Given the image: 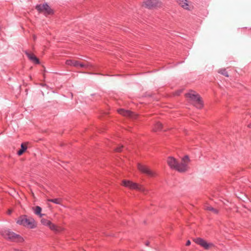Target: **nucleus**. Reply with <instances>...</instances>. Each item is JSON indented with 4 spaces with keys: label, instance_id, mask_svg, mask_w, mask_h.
<instances>
[{
    "label": "nucleus",
    "instance_id": "obj_14",
    "mask_svg": "<svg viewBox=\"0 0 251 251\" xmlns=\"http://www.w3.org/2000/svg\"><path fill=\"white\" fill-rule=\"evenodd\" d=\"M50 228L55 232H59L62 230V228L61 227H58L55 225L52 224L51 222L50 223V225L49 226Z\"/></svg>",
    "mask_w": 251,
    "mask_h": 251
},
{
    "label": "nucleus",
    "instance_id": "obj_6",
    "mask_svg": "<svg viewBox=\"0 0 251 251\" xmlns=\"http://www.w3.org/2000/svg\"><path fill=\"white\" fill-rule=\"evenodd\" d=\"M35 8L39 13H43L46 16L53 14V10L47 3L38 4Z\"/></svg>",
    "mask_w": 251,
    "mask_h": 251
},
{
    "label": "nucleus",
    "instance_id": "obj_28",
    "mask_svg": "<svg viewBox=\"0 0 251 251\" xmlns=\"http://www.w3.org/2000/svg\"><path fill=\"white\" fill-rule=\"evenodd\" d=\"M33 38L34 40L36 39V37H35V36L34 35L33 36Z\"/></svg>",
    "mask_w": 251,
    "mask_h": 251
},
{
    "label": "nucleus",
    "instance_id": "obj_11",
    "mask_svg": "<svg viewBox=\"0 0 251 251\" xmlns=\"http://www.w3.org/2000/svg\"><path fill=\"white\" fill-rule=\"evenodd\" d=\"M25 53L33 62L37 64H39V59L33 53L28 52L27 51H25Z\"/></svg>",
    "mask_w": 251,
    "mask_h": 251
},
{
    "label": "nucleus",
    "instance_id": "obj_26",
    "mask_svg": "<svg viewBox=\"0 0 251 251\" xmlns=\"http://www.w3.org/2000/svg\"><path fill=\"white\" fill-rule=\"evenodd\" d=\"M248 127L251 128V123L248 125Z\"/></svg>",
    "mask_w": 251,
    "mask_h": 251
},
{
    "label": "nucleus",
    "instance_id": "obj_15",
    "mask_svg": "<svg viewBox=\"0 0 251 251\" xmlns=\"http://www.w3.org/2000/svg\"><path fill=\"white\" fill-rule=\"evenodd\" d=\"M162 129V125L160 122H157L154 126L153 130L154 131H158L161 130Z\"/></svg>",
    "mask_w": 251,
    "mask_h": 251
},
{
    "label": "nucleus",
    "instance_id": "obj_27",
    "mask_svg": "<svg viewBox=\"0 0 251 251\" xmlns=\"http://www.w3.org/2000/svg\"><path fill=\"white\" fill-rule=\"evenodd\" d=\"M146 244V246H149V242H146V244Z\"/></svg>",
    "mask_w": 251,
    "mask_h": 251
},
{
    "label": "nucleus",
    "instance_id": "obj_24",
    "mask_svg": "<svg viewBox=\"0 0 251 251\" xmlns=\"http://www.w3.org/2000/svg\"><path fill=\"white\" fill-rule=\"evenodd\" d=\"M191 244V242L190 240H188L186 243V246H188Z\"/></svg>",
    "mask_w": 251,
    "mask_h": 251
},
{
    "label": "nucleus",
    "instance_id": "obj_2",
    "mask_svg": "<svg viewBox=\"0 0 251 251\" xmlns=\"http://www.w3.org/2000/svg\"><path fill=\"white\" fill-rule=\"evenodd\" d=\"M17 223L19 225L23 226L30 228L35 227V221L32 218H28L26 215H22L19 217Z\"/></svg>",
    "mask_w": 251,
    "mask_h": 251
},
{
    "label": "nucleus",
    "instance_id": "obj_23",
    "mask_svg": "<svg viewBox=\"0 0 251 251\" xmlns=\"http://www.w3.org/2000/svg\"><path fill=\"white\" fill-rule=\"evenodd\" d=\"M123 148V146H119L117 148H116L115 149V151L117 152H121L122 151V148Z\"/></svg>",
    "mask_w": 251,
    "mask_h": 251
},
{
    "label": "nucleus",
    "instance_id": "obj_4",
    "mask_svg": "<svg viewBox=\"0 0 251 251\" xmlns=\"http://www.w3.org/2000/svg\"><path fill=\"white\" fill-rule=\"evenodd\" d=\"M122 185L130 189L137 190L144 193L146 192V189L143 186L130 180H123Z\"/></svg>",
    "mask_w": 251,
    "mask_h": 251
},
{
    "label": "nucleus",
    "instance_id": "obj_22",
    "mask_svg": "<svg viewBox=\"0 0 251 251\" xmlns=\"http://www.w3.org/2000/svg\"><path fill=\"white\" fill-rule=\"evenodd\" d=\"M78 67H80V68H86L87 67V65H86V64H83V63H80L78 61Z\"/></svg>",
    "mask_w": 251,
    "mask_h": 251
},
{
    "label": "nucleus",
    "instance_id": "obj_1",
    "mask_svg": "<svg viewBox=\"0 0 251 251\" xmlns=\"http://www.w3.org/2000/svg\"><path fill=\"white\" fill-rule=\"evenodd\" d=\"M189 161V159L188 156H184L180 163L178 162L174 157H169L167 159V163L171 169L182 173L187 171Z\"/></svg>",
    "mask_w": 251,
    "mask_h": 251
},
{
    "label": "nucleus",
    "instance_id": "obj_13",
    "mask_svg": "<svg viewBox=\"0 0 251 251\" xmlns=\"http://www.w3.org/2000/svg\"><path fill=\"white\" fill-rule=\"evenodd\" d=\"M66 64L71 66L78 67V61L69 59L66 61Z\"/></svg>",
    "mask_w": 251,
    "mask_h": 251
},
{
    "label": "nucleus",
    "instance_id": "obj_3",
    "mask_svg": "<svg viewBox=\"0 0 251 251\" xmlns=\"http://www.w3.org/2000/svg\"><path fill=\"white\" fill-rule=\"evenodd\" d=\"M186 97L189 98L194 105L198 108H201L203 106L202 101L199 95L195 92H191L186 94Z\"/></svg>",
    "mask_w": 251,
    "mask_h": 251
},
{
    "label": "nucleus",
    "instance_id": "obj_7",
    "mask_svg": "<svg viewBox=\"0 0 251 251\" xmlns=\"http://www.w3.org/2000/svg\"><path fill=\"white\" fill-rule=\"evenodd\" d=\"M138 169L142 173L147 175L150 177H155L156 176V173L151 170L149 167L147 166L138 163L137 165Z\"/></svg>",
    "mask_w": 251,
    "mask_h": 251
},
{
    "label": "nucleus",
    "instance_id": "obj_16",
    "mask_svg": "<svg viewBox=\"0 0 251 251\" xmlns=\"http://www.w3.org/2000/svg\"><path fill=\"white\" fill-rule=\"evenodd\" d=\"M21 149L18 151L17 154L19 155H21L27 149V147L24 143H22L21 146Z\"/></svg>",
    "mask_w": 251,
    "mask_h": 251
},
{
    "label": "nucleus",
    "instance_id": "obj_10",
    "mask_svg": "<svg viewBox=\"0 0 251 251\" xmlns=\"http://www.w3.org/2000/svg\"><path fill=\"white\" fill-rule=\"evenodd\" d=\"M118 113L124 116H127L131 118H135V115L133 112L129 110H125L124 109H120L118 110Z\"/></svg>",
    "mask_w": 251,
    "mask_h": 251
},
{
    "label": "nucleus",
    "instance_id": "obj_21",
    "mask_svg": "<svg viewBox=\"0 0 251 251\" xmlns=\"http://www.w3.org/2000/svg\"><path fill=\"white\" fill-rule=\"evenodd\" d=\"M41 223L43 225H45V226H48L50 225V223L51 222L50 221V220H48L47 219H42L41 220Z\"/></svg>",
    "mask_w": 251,
    "mask_h": 251
},
{
    "label": "nucleus",
    "instance_id": "obj_20",
    "mask_svg": "<svg viewBox=\"0 0 251 251\" xmlns=\"http://www.w3.org/2000/svg\"><path fill=\"white\" fill-rule=\"evenodd\" d=\"M218 73L219 74H221L224 75V76H225L226 77H228V73H227V72L226 71V70L225 69H220L218 71Z\"/></svg>",
    "mask_w": 251,
    "mask_h": 251
},
{
    "label": "nucleus",
    "instance_id": "obj_25",
    "mask_svg": "<svg viewBox=\"0 0 251 251\" xmlns=\"http://www.w3.org/2000/svg\"><path fill=\"white\" fill-rule=\"evenodd\" d=\"M12 210H11L9 209V210H8V211H7V214H8V215H10V214L12 213Z\"/></svg>",
    "mask_w": 251,
    "mask_h": 251
},
{
    "label": "nucleus",
    "instance_id": "obj_19",
    "mask_svg": "<svg viewBox=\"0 0 251 251\" xmlns=\"http://www.w3.org/2000/svg\"><path fill=\"white\" fill-rule=\"evenodd\" d=\"M49 201L53 202L55 204H60L61 202V199H49L48 200Z\"/></svg>",
    "mask_w": 251,
    "mask_h": 251
},
{
    "label": "nucleus",
    "instance_id": "obj_9",
    "mask_svg": "<svg viewBox=\"0 0 251 251\" xmlns=\"http://www.w3.org/2000/svg\"><path fill=\"white\" fill-rule=\"evenodd\" d=\"M144 3L146 7L149 9L160 6L161 5L158 0H147Z\"/></svg>",
    "mask_w": 251,
    "mask_h": 251
},
{
    "label": "nucleus",
    "instance_id": "obj_12",
    "mask_svg": "<svg viewBox=\"0 0 251 251\" xmlns=\"http://www.w3.org/2000/svg\"><path fill=\"white\" fill-rule=\"evenodd\" d=\"M178 4L184 9L189 10V6L187 0H177Z\"/></svg>",
    "mask_w": 251,
    "mask_h": 251
},
{
    "label": "nucleus",
    "instance_id": "obj_17",
    "mask_svg": "<svg viewBox=\"0 0 251 251\" xmlns=\"http://www.w3.org/2000/svg\"><path fill=\"white\" fill-rule=\"evenodd\" d=\"M42 211L41 208L39 206H36L34 208V213L35 214L39 215L40 217H42V214L41 213Z\"/></svg>",
    "mask_w": 251,
    "mask_h": 251
},
{
    "label": "nucleus",
    "instance_id": "obj_5",
    "mask_svg": "<svg viewBox=\"0 0 251 251\" xmlns=\"http://www.w3.org/2000/svg\"><path fill=\"white\" fill-rule=\"evenodd\" d=\"M2 236L6 239L16 242H23L24 239L19 235L16 234L9 230H5L2 232Z\"/></svg>",
    "mask_w": 251,
    "mask_h": 251
},
{
    "label": "nucleus",
    "instance_id": "obj_18",
    "mask_svg": "<svg viewBox=\"0 0 251 251\" xmlns=\"http://www.w3.org/2000/svg\"><path fill=\"white\" fill-rule=\"evenodd\" d=\"M205 209L208 211H211L214 213H218V210L214 208L211 206L206 205L205 206Z\"/></svg>",
    "mask_w": 251,
    "mask_h": 251
},
{
    "label": "nucleus",
    "instance_id": "obj_8",
    "mask_svg": "<svg viewBox=\"0 0 251 251\" xmlns=\"http://www.w3.org/2000/svg\"><path fill=\"white\" fill-rule=\"evenodd\" d=\"M194 241L196 244L200 245L205 250H208L210 248L214 247L213 243H207L205 240L201 238H197L195 239Z\"/></svg>",
    "mask_w": 251,
    "mask_h": 251
}]
</instances>
